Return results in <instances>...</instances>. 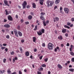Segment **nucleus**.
I'll return each instance as SVG.
<instances>
[{
  "mask_svg": "<svg viewBox=\"0 0 74 74\" xmlns=\"http://www.w3.org/2000/svg\"><path fill=\"white\" fill-rule=\"evenodd\" d=\"M62 32L63 33H66V29H62Z\"/></svg>",
  "mask_w": 74,
  "mask_h": 74,
  "instance_id": "15",
  "label": "nucleus"
},
{
  "mask_svg": "<svg viewBox=\"0 0 74 74\" xmlns=\"http://www.w3.org/2000/svg\"><path fill=\"white\" fill-rule=\"evenodd\" d=\"M60 12H61V11H62L63 10V8H62V7H60Z\"/></svg>",
  "mask_w": 74,
  "mask_h": 74,
  "instance_id": "39",
  "label": "nucleus"
},
{
  "mask_svg": "<svg viewBox=\"0 0 74 74\" xmlns=\"http://www.w3.org/2000/svg\"><path fill=\"white\" fill-rule=\"evenodd\" d=\"M33 41L34 42H36V37L34 36L33 37Z\"/></svg>",
  "mask_w": 74,
  "mask_h": 74,
  "instance_id": "12",
  "label": "nucleus"
},
{
  "mask_svg": "<svg viewBox=\"0 0 74 74\" xmlns=\"http://www.w3.org/2000/svg\"><path fill=\"white\" fill-rule=\"evenodd\" d=\"M58 38L59 40H63V37H62V36L60 35L58 37Z\"/></svg>",
  "mask_w": 74,
  "mask_h": 74,
  "instance_id": "13",
  "label": "nucleus"
},
{
  "mask_svg": "<svg viewBox=\"0 0 74 74\" xmlns=\"http://www.w3.org/2000/svg\"><path fill=\"white\" fill-rule=\"evenodd\" d=\"M15 17L16 19H18V16L17 15H16L15 16Z\"/></svg>",
  "mask_w": 74,
  "mask_h": 74,
  "instance_id": "60",
  "label": "nucleus"
},
{
  "mask_svg": "<svg viewBox=\"0 0 74 74\" xmlns=\"http://www.w3.org/2000/svg\"><path fill=\"white\" fill-rule=\"evenodd\" d=\"M7 72L8 74H10L11 73V71H10V69H8V70H7Z\"/></svg>",
  "mask_w": 74,
  "mask_h": 74,
  "instance_id": "25",
  "label": "nucleus"
},
{
  "mask_svg": "<svg viewBox=\"0 0 74 74\" xmlns=\"http://www.w3.org/2000/svg\"><path fill=\"white\" fill-rule=\"evenodd\" d=\"M40 70H41L42 71V70H44V69L42 67L40 68Z\"/></svg>",
  "mask_w": 74,
  "mask_h": 74,
  "instance_id": "61",
  "label": "nucleus"
},
{
  "mask_svg": "<svg viewBox=\"0 0 74 74\" xmlns=\"http://www.w3.org/2000/svg\"><path fill=\"white\" fill-rule=\"evenodd\" d=\"M37 33L38 35L39 36H41V35H42V32H41V31H39V32H38V31L37 32Z\"/></svg>",
  "mask_w": 74,
  "mask_h": 74,
  "instance_id": "10",
  "label": "nucleus"
},
{
  "mask_svg": "<svg viewBox=\"0 0 74 74\" xmlns=\"http://www.w3.org/2000/svg\"><path fill=\"white\" fill-rule=\"evenodd\" d=\"M11 74H16V72H14L12 73Z\"/></svg>",
  "mask_w": 74,
  "mask_h": 74,
  "instance_id": "64",
  "label": "nucleus"
},
{
  "mask_svg": "<svg viewBox=\"0 0 74 74\" xmlns=\"http://www.w3.org/2000/svg\"><path fill=\"white\" fill-rule=\"evenodd\" d=\"M40 19H41L42 20V21H43L45 20V18L43 16H40Z\"/></svg>",
  "mask_w": 74,
  "mask_h": 74,
  "instance_id": "18",
  "label": "nucleus"
},
{
  "mask_svg": "<svg viewBox=\"0 0 74 74\" xmlns=\"http://www.w3.org/2000/svg\"><path fill=\"white\" fill-rule=\"evenodd\" d=\"M71 21L72 22H74V18H71Z\"/></svg>",
  "mask_w": 74,
  "mask_h": 74,
  "instance_id": "46",
  "label": "nucleus"
},
{
  "mask_svg": "<svg viewBox=\"0 0 74 74\" xmlns=\"http://www.w3.org/2000/svg\"><path fill=\"white\" fill-rule=\"evenodd\" d=\"M32 18H33L32 16L31 15H29L28 17V19H29V20H31V19H32Z\"/></svg>",
  "mask_w": 74,
  "mask_h": 74,
  "instance_id": "20",
  "label": "nucleus"
},
{
  "mask_svg": "<svg viewBox=\"0 0 74 74\" xmlns=\"http://www.w3.org/2000/svg\"><path fill=\"white\" fill-rule=\"evenodd\" d=\"M44 32H45V30L44 29H41V32L42 33H44Z\"/></svg>",
  "mask_w": 74,
  "mask_h": 74,
  "instance_id": "35",
  "label": "nucleus"
},
{
  "mask_svg": "<svg viewBox=\"0 0 74 74\" xmlns=\"http://www.w3.org/2000/svg\"><path fill=\"white\" fill-rule=\"evenodd\" d=\"M48 49L49 50H52L53 49V45L51 43H49L48 44Z\"/></svg>",
  "mask_w": 74,
  "mask_h": 74,
  "instance_id": "1",
  "label": "nucleus"
},
{
  "mask_svg": "<svg viewBox=\"0 0 74 74\" xmlns=\"http://www.w3.org/2000/svg\"><path fill=\"white\" fill-rule=\"evenodd\" d=\"M11 55H14V51H12L11 53Z\"/></svg>",
  "mask_w": 74,
  "mask_h": 74,
  "instance_id": "43",
  "label": "nucleus"
},
{
  "mask_svg": "<svg viewBox=\"0 0 74 74\" xmlns=\"http://www.w3.org/2000/svg\"><path fill=\"white\" fill-rule=\"evenodd\" d=\"M5 50L6 52H7L8 51V49L7 48H6L5 49Z\"/></svg>",
  "mask_w": 74,
  "mask_h": 74,
  "instance_id": "58",
  "label": "nucleus"
},
{
  "mask_svg": "<svg viewBox=\"0 0 74 74\" xmlns=\"http://www.w3.org/2000/svg\"><path fill=\"white\" fill-rule=\"evenodd\" d=\"M60 0H56L55 1V4H58L60 2Z\"/></svg>",
  "mask_w": 74,
  "mask_h": 74,
  "instance_id": "14",
  "label": "nucleus"
},
{
  "mask_svg": "<svg viewBox=\"0 0 74 74\" xmlns=\"http://www.w3.org/2000/svg\"><path fill=\"white\" fill-rule=\"evenodd\" d=\"M5 11L6 12V15H9V13L8 12V10H5Z\"/></svg>",
  "mask_w": 74,
  "mask_h": 74,
  "instance_id": "29",
  "label": "nucleus"
},
{
  "mask_svg": "<svg viewBox=\"0 0 74 74\" xmlns=\"http://www.w3.org/2000/svg\"><path fill=\"white\" fill-rule=\"evenodd\" d=\"M6 38L8 39H9L10 38V36L9 35H6Z\"/></svg>",
  "mask_w": 74,
  "mask_h": 74,
  "instance_id": "36",
  "label": "nucleus"
},
{
  "mask_svg": "<svg viewBox=\"0 0 74 74\" xmlns=\"http://www.w3.org/2000/svg\"><path fill=\"white\" fill-rule=\"evenodd\" d=\"M71 62H74V58H73L71 59Z\"/></svg>",
  "mask_w": 74,
  "mask_h": 74,
  "instance_id": "38",
  "label": "nucleus"
},
{
  "mask_svg": "<svg viewBox=\"0 0 74 74\" xmlns=\"http://www.w3.org/2000/svg\"><path fill=\"white\" fill-rule=\"evenodd\" d=\"M64 27L66 28H67L68 29H70V27H69V26H67V25H64Z\"/></svg>",
  "mask_w": 74,
  "mask_h": 74,
  "instance_id": "32",
  "label": "nucleus"
},
{
  "mask_svg": "<svg viewBox=\"0 0 74 74\" xmlns=\"http://www.w3.org/2000/svg\"><path fill=\"white\" fill-rule=\"evenodd\" d=\"M50 3L51 6H52L53 4H54V1H51Z\"/></svg>",
  "mask_w": 74,
  "mask_h": 74,
  "instance_id": "21",
  "label": "nucleus"
},
{
  "mask_svg": "<svg viewBox=\"0 0 74 74\" xmlns=\"http://www.w3.org/2000/svg\"><path fill=\"white\" fill-rule=\"evenodd\" d=\"M19 49L21 52H23V49H22V48L20 47L19 48Z\"/></svg>",
  "mask_w": 74,
  "mask_h": 74,
  "instance_id": "37",
  "label": "nucleus"
},
{
  "mask_svg": "<svg viewBox=\"0 0 74 74\" xmlns=\"http://www.w3.org/2000/svg\"><path fill=\"white\" fill-rule=\"evenodd\" d=\"M8 19L9 21H12L13 20L12 17L11 15H9L8 17Z\"/></svg>",
  "mask_w": 74,
  "mask_h": 74,
  "instance_id": "5",
  "label": "nucleus"
},
{
  "mask_svg": "<svg viewBox=\"0 0 74 74\" xmlns=\"http://www.w3.org/2000/svg\"><path fill=\"white\" fill-rule=\"evenodd\" d=\"M3 26L6 28H10V25L8 24L4 25Z\"/></svg>",
  "mask_w": 74,
  "mask_h": 74,
  "instance_id": "7",
  "label": "nucleus"
},
{
  "mask_svg": "<svg viewBox=\"0 0 74 74\" xmlns=\"http://www.w3.org/2000/svg\"><path fill=\"white\" fill-rule=\"evenodd\" d=\"M19 74H22V72L21 71H19Z\"/></svg>",
  "mask_w": 74,
  "mask_h": 74,
  "instance_id": "56",
  "label": "nucleus"
},
{
  "mask_svg": "<svg viewBox=\"0 0 74 74\" xmlns=\"http://www.w3.org/2000/svg\"><path fill=\"white\" fill-rule=\"evenodd\" d=\"M58 8V6H57L56 5L54 7V10H55V9H56V8Z\"/></svg>",
  "mask_w": 74,
  "mask_h": 74,
  "instance_id": "48",
  "label": "nucleus"
},
{
  "mask_svg": "<svg viewBox=\"0 0 74 74\" xmlns=\"http://www.w3.org/2000/svg\"><path fill=\"white\" fill-rule=\"evenodd\" d=\"M27 2H26V1H24L23 3L22 4V5L23 6V9H25V8H26V5H27Z\"/></svg>",
  "mask_w": 74,
  "mask_h": 74,
  "instance_id": "2",
  "label": "nucleus"
},
{
  "mask_svg": "<svg viewBox=\"0 0 74 74\" xmlns=\"http://www.w3.org/2000/svg\"><path fill=\"white\" fill-rule=\"evenodd\" d=\"M15 60H18V58L15 57L13 59V62L14 63L15 62Z\"/></svg>",
  "mask_w": 74,
  "mask_h": 74,
  "instance_id": "16",
  "label": "nucleus"
},
{
  "mask_svg": "<svg viewBox=\"0 0 74 74\" xmlns=\"http://www.w3.org/2000/svg\"><path fill=\"white\" fill-rule=\"evenodd\" d=\"M5 48V47H1V49H4Z\"/></svg>",
  "mask_w": 74,
  "mask_h": 74,
  "instance_id": "54",
  "label": "nucleus"
},
{
  "mask_svg": "<svg viewBox=\"0 0 74 74\" xmlns=\"http://www.w3.org/2000/svg\"><path fill=\"white\" fill-rule=\"evenodd\" d=\"M48 58H45L44 59V60L45 62H47L48 61Z\"/></svg>",
  "mask_w": 74,
  "mask_h": 74,
  "instance_id": "45",
  "label": "nucleus"
},
{
  "mask_svg": "<svg viewBox=\"0 0 74 74\" xmlns=\"http://www.w3.org/2000/svg\"><path fill=\"white\" fill-rule=\"evenodd\" d=\"M71 24V23L68 22L67 25L68 26H70Z\"/></svg>",
  "mask_w": 74,
  "mask_h": 74,
  "instance_id": "50",
  "label": "nucleus"
},
{
  "mask_svg": "<svg viewBox=\"0 0 74 74\" xmlns=\"http://www.w3.org/2000/svg\"><path fill=\"white\" fill-rule=\"evenodd\" d=\"M4 71H4V70H3L2 71H1L0 72L3 74V73H4Z\"/></svg>",
  "mask_w": 74,
  "mask_h": 74,
  "instance_id": "49",
  "label": "nucleus"
},
{
  "mask_svg": "<svg viewBox=\"0 0 74 74\" xmlns=\"http://www.w3.org/2000/svg\"><path fill=\"white\" fill-rule=\"evenodd\" d=\"M45 13H44L43 12H42L40 13L41 16H43L44 15H45Z\"/></svg>",
  "mask_w": 74,
  "mask_h": 74,
  "instance_id": "30",
  "label": "nucleus"
},
{
  "mask_svg": "<svg viewBox=\"0 0 74 74\" xmlns=\"http://www.w3.org/2000/svg\"><path fill=\"white\" fill-rule=\"evenodd\" d=\"M21 23H23V20L22 19L21 20Z\"/></svg>",
  "mask_w": 74,
  "mask_h": 74,
  "instance_id": "62",
  "label": "nucleus"
},
{
  "mask_svg": "<svg viewBox=\"0 0 74 74\" xmlns=\"http://www.w3.org/2000/svg\"><path fill=\"white\" fill-rule=\"evenodd\" d=\"M53 19L54 22H56V21L57 22L58 21H59V18L56 17L55 18L54 17L53 18Z\"/></svg>",
  "mask_w": 74,
  "mask_h": 74,
  "instance_id": "6",
  "label": "nucleus"
},
{
  "mask_svg": "<svg viewBox=\"0 0 74 74\" xmlns=\"http://www.w3.org/2000/svg\"><path fill=\"white\" fill-rule=\"evenodd\" d=\"M42 67H46V65L45 64H43L41 65Z\"/></svg>",
  "mask_w": 74,
  "mask_h": 74,
  "instance_id": "33",
  "label": "nucleus"
},
{
  "mask_svg": "<svg viewBox=\"0 0 74 74\" xmlns=\"http://www.w3.org/2000/svg\"><path fill=\"white\" fill-rule=\"evenodd\" d=\"M61 47H64V44H62L61 45Z\"/></svg>",
  "mask_w": 74,
  "mask_h": 74,
  "instance_id": "59",
  "label": "nucleus"
},
{
  "mask_svg": "<svg viewBox=\"0 0 74 74\" xmlns=\"http://www.w3.org/2000/svg\"><path fill=\"white\" fill-rule=\"evenodd\" d=\"M3 46H7V44L6 43H4L3 44Z\"/></svg>",
  "mask_w": 74,
  "mask_h": 74,
  "instance_id": "57",
  "label": "nucleus"
},
{
  "mask_svg": "<svg viewBox=\"0 0 74 74\" xmlns=\"http://www.w3.org/2000/svg\"><path fill=\"white\" fill-rule=\"evenodd\" d=\"M6 59L4 58L3 60V63H5V62H6Z\"/></svg>",
  "mask_w": 74,
  "mask_h": 74,
  "instance_id": "42",
  "label": "nucleus"
},
{
  "mask_svg": "<svg viewBox=\"0 0 74 74\" xmlns=\"http://www.w3.org/2000/svg\"><path fill=\"white\" fill-rule=\"evenodd\" d=\"M25 42V40H24L23 39H22L21 40V42L22 43H23L24 42Z\"/></svg>",
  "mask_w": 74,
  "mask_h": 74,
  "instance_id": "53",
  "label": "nucleus"
},
{
  "mask_svg": "<svg viewBox=\"0 0 74 74\" xmlns=\"http://www.w3.org/2000/svg\"><path fill=\"white\" fill-rule=\"evenodd\" d=\"M43 23L44 26H46V25H47V24H46V23H45V21H43Z\"/></svg>",
  "mask_w": 74,
  "mask_h": 74,
  "instance_id": "27",
  "label": "nucleus"
},
{
  "mask_svg": "<svg viewBox=\"0 0 74 74\" xmlns=\"http://www.w3.org/2000/svg\"><path fill=\"white\" fill-rule=\"evenodd\" d=\"M27 8H30V6L29 5H27Z\"/></svg>",
  "mask_w": 74,
  "mask_h": 74,
  "instance_id": "63",
  "label": "nucleus"
},
{
  "mask_svg": "<svg viewBox=\"0 0 74 74\" xmlns=\"http://www.w3.org/2000/svg\"><path fill=\"white\" fill-rule=\"evenodd\" d=\"M17 29L18 30H20V29H21L20 26V25H18L17 27Z\"/></svg>",
  "mask_w": 74,
  "mask_h": 74,
  "instance_id": "34",
  "label": "nucleus"
},
{
  "mask_svg": "<svg viewBox=\"0 0 74 74\" xmlns=\"http://www.w3.org/2000/svg\"><path fill=\"white\" fill-rule=\"evenodd\" d=\"M25 23L26 25H29V22L28 21H26L25 22Z\"/></svg>",
  "mask_w": 74,
  "mask_h": 74,
  "instance_id": "40",
  "label": "nucleus"
},
{
  "mask_svg": "<svg viewBox=\"0 0 74 74\" xmlns=\"http://www.w3.org/2000/svg\"><path fill=\"white\" fill-rule=\"evenodd\" d=\"M18 34L19 36L20 37H21V36H22V33L21 31H18Z\"/></svg>",
  "mask_w": 74,
  "mask_h": 74,
  "instance_id": "9",
  "label": "nucleus"
},
{
  "mask_svg": "<svg viewBox=\"0 0 74 74\" xmlns=\"http://www.w3.org/2000/svg\"><path fill=\"white\" fill-rule=\"evenodd\" d=\"M73 45H71V47L69 48L70 51H72L73 50Z\"/></svg>",
  "mask_w": 74,
  "mask_h": 74,
  "instance_id": "17",
  "label": "nucleus"
},
{
  "mask_svg": "<svg viewBox=\"0 0 74 74\" xmlns=\"http://www.w3.org/2000/svg\"><path fill=\"white\" fill-rule=\"evenodd\" d=\"M39 3L41 5H43V3L44 2V0H39Z\"/></svg>",
  "mask_w": 74,
  "mask_h": 74,
  "instance_id": "11",
  "label": "nucleus"
},
{
  "mask_svg": "<svg viewBox=\"0 0 74 74\" xmlns=\"http://www.w3.org/2000/svg\"><path fill=\"white\" fill-rule=\"evenodd\" d=\"M29 52L28 51H26L25 52V55L26 56H29Z\"/></svg>",
  "mask_w": 74,
  "mask_h": 74,
  "instance_id": "19",
  "label": "nucleus"
},
{
  "mask_svg": "<svg viewBox=\"0 0 74 74\" xmlns=\"http://www.w3.org/2000/svg\"><path fill=\"white\" fill-rule=\"evenodd\" d=\"M58 67L59 69H62V66L60 64H58Z\"/></svg>",
  "mask_w": 74,
  "mask_h": 74,
  "instance_id": "26",
  "label": "nucleus"
},
{
  "mask_svg": "<svg viewBox=\"0 0 74 74\" xmlns=\"http://www.w3.org/2000/svg\"><path fill=\"white\" fill-rule=\"evenodd\" d=\"M64 10L66 14H69V9L68 8H64Z\"/></svg>",
  "mask_w": 74,
  "mask_h": 74,
  "instance_id": "3",
  "label": "nucleus"
},
{
  "mask_svg": "<svg viewBox=\"0 0 74 74\" xmlns=\"http://www.w3.org/2000/svg\"><path fill=\"white\" fill-rule=\"evenodd\" d=\"M70 54L71 55H72V56H74V53L72 51L70 52Z\"/></svg>",
  "mask_w": 74,
  "mask_h": 74,
  "instance_id": "28",
  "label": "nucleus"
},
{
  "mask_svg": "<svg viewBox=\"0 0 74 74\" xmlns=\"http://www.w3.org/2000/svg\"><path fill=\"white\" fill-rule=\"evenodd\" d=\"M13 31L15 36L18 37V31L16 29H14Z\"/></svg>",
  "mask_w": 74,
  "mask_h": 74,
  "instance_id": "4",
  "label": "nucleus"
},
{
  "mask_svg": "<svg viewBox=\"0 0 74 74\" xmlns=\"http://www.w3.org/2000/svg\"><path fill=\"white\" fill-rule=\"evenodd\" d=\"M4 2L5 4L6 5L10 6V5L8 3V1H7V0H4Z\"/></svg>",
  "mask_w": 74,
  "mask_h": 74,
  "instance_id": "8",
  "label": "nucleus"
},
{
  "mask_svg": "<svg viewBox=\"0 0 74 74\" xmlns=\"http://www.w3.org/2000/svg\"><path fill=\"white\" fill-rule=\"evenodd\" d=\"M37 74H42L41 73V72H39V71H38L37 72Z\"/></svg>",
  "mask_w": 74,
  "mask_h": 74,
  "instance_id": "52",
  "label": "nucleus"
},
{
  "mask_svg": "<svg viewBox=\"0 0 74 74\" xmlns=\"http://www.w3.org/2000/svg\"><path fill=\"white\" fill-rule=\"evenodd\" d=\"M74 70V69L72 68H70L69 69V71H71V72H73Z\"/></svg>",
  "mask_w": 74,
  "mask_h": 74,
  "instance_id": "24",
  "label": "nucleus"
},
{
  "mask_svg": "<svg viewBox=\"0 0 74 74\" xmlns=\"http://www.w3.org/2000/svg\"><path fill=\"white\" fill-rule=\"evenodd\" d=\"M65 36L66 37H67L68 36H69V34L67 33H66L65 34Z\"/></svg>",
  "mask_w": 74,
  "mask_h": 74,
  "instance_id": "44",
  "label": "nucleus"
},
{
  "mask_svg": "<svg viewBox=\"0 0 74 74\" xmlns=\"http://www.w3.org/2000/svg\"><path fill=\"white\" fill-rule=\"evenodd\" d=\"M32 7L33 8H35L36 7V4L34 3H32Z\"/></svg>",
  "mask_w": 74,
  "mask_h": 74,
  "instance_id": "22",
  "label": "nucleus"
},
{
  "mask_svg": "<svg viewBox=\"0 0 74 74\" xmlns=\"http://www.w3.org/2000/svg\"><path fill=\"white\" fill-rule=\"evenodd\" d=\"M34 30L36 31V30H37V26L36 25L35 27V28L34 29Z\"/></svg>",
  "mask_w": 74,
  "mask_h": 74,
  "instance_id": "31",
  "label": "nucleus"
},
{
  "mask_svg": "<svg viewBox=\"0 0 74 74\" xmlns=\"http://www.w3.org/2000/svg\"><path fill=\"white\" fill-rule=\"evenodd\" d=\"M66 46H67V47H69L70 46V44H69V43H67L66 44Z\"/></svg>",
  "mask_w": 74,
  "mask_h": 74,
  "instance_id": "51",
  "label": "nucleus"
},
{
  "mask_svg": "<svg viewBox=\"0 0 74 74\" xmlns=\"http://www.w3.org/2000/svg\"><path fill=\"white\" fill-rule=\"evenodd\" d=\"M42 57H43V56H41L40 57V60H41V59H42Z\"/></svg>",
  "mask_w": 74,
  "mask_h": 74,
  "instance_id": "47",
  "label": "nucleus"
},
{
  "mask_svg": "<svg viewBox=\"0 0 74 74\" xmlns=\"http://www.w3.org/2000/svg\"><path fill=\"white\" fill-rule=\"evenodd\" d=\"M51 1H47V6H49V5H49V3H50V2Z\"/></svg>",
  "mask_w": 74,
  "mask_h": 74,
  "instance_id": "23",
  "label": "nucleus"
},
{
  "mask_svg": "<svg viewBox=\"0 0 74 74\" xmlns=\"http://www.w3.org/2000/svg\"><path fill=\"white\" fill-rule=\"evenodd\" d=\"M31 15L33 16L34 15V13L33 12H32L30 13Z\"/></svg>",
  "mask_w": 74,
  "mask_h": 74,
  "instance_id": "41",
  "label": "nucleus"
},
{
  "mask_svg": "<svg viewBox=\"0 0 74 74\" xmlns=\"http://www.w3.org/2000/svg\"><path fill=\"white\" fill-rule=\"evenodd\" d=\"M42 46L44 47H45V43H42Z\"/></svg>",
  "mask_w": 74,
  "mask_h": 74,
  "instance_id": "55",
  "label": "nucleus"
}]
</instances>
